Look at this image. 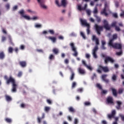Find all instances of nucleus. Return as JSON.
<instances>
[{
    "label": "nucleus",
    "instance_id": "f257e3e1",
    "mask_svg": "<svg viewBox=\"0 0 124 124\" xmlns=\"http://www.w3.org/2000/svg\"><path fill=\"white\" fill-rule=\"evenodd\" d=\"M103 23L104 24L103 26H99L97 24H95L94 25V28L97 31V34H100V32L103 31V28H105L107 31H110L111 30V26H110L109 23H108L106 19H104Z\"/></svg>",
    "mask_w": 124,
    "mask_h": 124
},
{
    "label": "nucleus",
    "instance_id": "f03ea898",
    "mask_svg": "<svg viewBox=\"0 0 124 124\" xmlns=\"http://www.w3.org/2000/svg\"><path fill=\"white\" fill-rule=\"evenodd\" d=\"M4 79L6 80V84H7V85H9L10 83H12L11 91L12 93H16L17 92V84H16L15 79L12 77V76H10L9 78L7 76H4Z\"/></svg>",
    "mask_w": 124,
    "mask_h": 124
},
{
    "label": "nucleus",
    "instance_id": "7ed1b4c3",
    "mask_svg": "<svg viewBox=\"0 0 124 124\" xmlns=\"http://www.w3.org/2000/svg\"><path fill=\"white\" fill-rule=\"evenodd\" d=\"M92 40L93 41H95L96 46H94L93 50V56L94 59H97V55H96V52L98 50V46L97 45H99V40L98 38H96L95 35H93V36Z\"/></svg>",
    "mask_w": 124,
    "mask_h": 124
},
{
    "label": "nucleus",
    "instance_id": "20e7f679",
    "mask_svg": "<svg viewBox=\"0 0 124 124\" xmlns=\"http://www.w3.org/2000/svg\"><path fill=\"white\" fill-rule=\"evenodd\" d=\"M105 72V73H107V72H109L110 71V70H109V68L108 66H103L101 65H99L98 69L96 70V72L98 73L101 74L102 73V71Z\"/></svg>",
    "mask_w": 124,
    "mask_h": 124
},
{
    "label": "nucleus",
    "instance_id": "39448f33",
    "mask_svg": "<svg viewBox=\"0 0 124 124\" xmlns=\"http://www.w3.org/2000/svg\"><path fill=\"white\" fill-rule=\"evenodd\" d=\"M102 58H105V63L106 64H107L108 62H110L111 63H114L115 62V60H113V59L109 56L106 57V55L104 54H102Z\"/></svg>",
    "mask_w": 124,
    "mask_h": 124
},
{
    "label": "nucleus",
    "instance_id": "423d86ee",
    "mask_svg": "<svg viewBox=\"0 0 124 124\" xmlns=\"http://www.w3.org/2000/svg\"><path fill=\"white\" fill-rule=\"evenodd\" d=\"M109 11V5L107 4V3H105V7L103 11H101V14L102 15H105L106 17L108 16V14L107 13L106 11Z\"/></svg>",
    "mask_w": 124,
    "mask_h": 124
},
{
    "label": "nucleus",
    "instance_id": "0eeeda50",
    "mask_svg": "<svg viewBox=\"0 0 124 124\" xmlns=\"http://www.w3.org/2000/svg\"><path fill=\"white\" fill-rule=\"evenodd\" d=\"M70 46L72 48V51L74 52V53L73 54V56L74 57H77V56H78V52H77V49L75 47V46H74V43H71L70 44Z\"/></svg>",
    "mask_w": 124,
    "mask_h": 124
},
{
    "label": "nucleus",
    "instance_id": "6e6552de",
    "mask_svg": "<svg viewBox=\"0 0 124 124\" xmlns=\"http://www.w3.org/2000/svg\"><path fill=\"white\" fill-rule=\"evenodd\" d=\"M106 102L107 104H110L111 105H114V99L113 97L108 96L107 97Z\"/></svg>",
    "mask_w": 124,
    "mask_h": 124
},
{
    "label": "nucleus",
    "instance_id": "1a4fd4ad",
    "mask_svg": "<svg viewBox=\"0 0 124 124\" xmlns=\"http://www.w3.org/2000/svg\"><path fill=\"white\" fill-rule=\"evenodd\" d=\"M116 115V110H113L111 112V114H108L107 115V117L109 120H112V119H114L115 118V115Z\"/></svg>",
    "mask_w": 124,
    "mask_h": 124
},
{
    "label": "nucleus",
    "instance_id": "9d476101",
    "mask_svg": "<svg viewBox=\"0 0 124 124\" xmlns=\"http://www.w3.org/2000/svg\"><path fill=\"white\" fill-rule=\"evenodd\" d=\"M24 12H25L23 10H21L19 12V13H20L22 17H23V18H25V19H26V20H31V18L29 16L24 15Z\"/></svg>",
    "mask_w": 124,
    "mask_h": 124
},
{
    "label": "nucleus",
    "instance_id": "9b49d317",
    "mask_svg": "<svg viewBox=\"0 0 124 124\" xmlns=\"http://www.w3.org/2000/svg\"><path fill=\"white\" fill-rule=\"evenodd\" d=\"M112 48L114 49H117L118 50H122V44L119 43H114Z\"/></svg>",
    "mask_w": 124,
    "mask_h": 124
},
{
    "label": "nucleus",
    "instance_id": "f8f14e48",
    "mask_svg": "<svg viewBox=\"0 0 124 124\" xmlns=\"http://www.w3.org/2000/svg\"><path fill=\"white\" fill-rule=\"evenodd\" d=\"M38 2L40 4L41 7L43 8L44 9H46L47 8V6L44 4V2H45V1L44 0H37Z\"/></svg>",
    "mask_w": 124,
    "mask_h": 124
},
{
    "label": "nucleus",
    "instance_id": "ddd939ff",
    "mask_svg": "<svg viewBox=\"0 0 124 124\" xmlns=\"http://www.w3.org/2000/svg\"><path fill=\"white\" fill-rule=\"evenodd\" d=\"M107 76H108V75L104 74L102 75L101 78L104 82H105V83L108 84V83H109V79L106 78V77H107Z\"/></svg>",
    "mask_w": 124,
    "mask_h": 124
},
{
    "label": "nucleus",
    "instance_id": "4468645a",
    "mask_svg": "<svg viewBox=\"0 0 124 124\" xmlns=\"http://www.w3.org/2000/svg\"><path fill=\"white\" fill-rule=\"evenodd\" d=\"M80 21L82 26H85V27H88L90 26V24L87 23V21L86 20H84L82 18H80Z\"/></svg>",
    "mask_w": 124,
    "mask_h": 124
},
{
    "label": "nucleus",
    "instance_id": "2eb2a0df",
    "mask_svg": "<svg viewBox=\"0 0 124 124\" xmlns=\"http://www.w3.org/2000/svg\"><path fill=\"white\" fill-rule=\"evenodd\" d=\"M19 64L21 67H26L27 66V62L26 61H19Z\"/></svg>",
    "mask_w": 124,
    "mask_h": 124
},
{
    "label": "nucleus",
    "instance_id": "dca6fc26",
    "mask_svg": "<svg viewBox=\"0 0 124 124\" xmlns=\"http://www.w3.org/2000/svg\"><path fill=\"white\" fill-rule=\"evenodd\" d=\"M48 39L52 41L53 43H55V42H56V41H57V38L53 36H48Z\"/></svg>",
    "mask_w": 124,
    "mask_h": 124
},
{
    "label": "nucleus",
    "instance_id": "f3484780",
    "mask_svg": "<svg viewBox=\"0 0 124 124\" xmlns=\"http://www.w3.org/2000/svg\"><path fill=\"white\" fill-rule=\"evenodd\" d=\"M5 99L7 101H8V102H10V101H11L12 100V98H11V97L7 94H6L5 95Z\"/></svg>",
    "mask_w": 124,
    "mask_h": 124
},
{
    "label": "nucleus",
    "instance_id": "a211bd4d",
    "mask_svg": "<svg viewBox=\"0 0 124 124\" xmlns=\"http://www.w3.org/2000/svg\"><path fill=\"white\" fill-rule=\"evenodd\" d=\"M4 58H5V54H4V52H0V60H3Z\"/></svg>",
    "mask_w": 124,
    "mask_h": 124
},
{
    "label": "nucleus",
    "instance_id": "6ab92c4d",
    "mask_svg": "<svg viewBox=\"0 0 124 124\" xmlns=\"http://www.w3.org/2000/svg\"><path fill=\"white\" fill-rule=\"evenodd\" d=\"M111 90L114 96H117L118 93H117V90L114 89L113 88H111Z\"/></svg>",
    "mask_w": 124,
    "mask_h": 124
},
{
    "label": "nucleus",
    "instance_id": "aec40b11",
    "mask_svg": "<svg viewBox=\"0 0 124 124\" xmlns=\"http://www.w3.org/2000/svg\"><path fill=\"white\" fill-rule=\"evenodd\" d=\"M116 103L117 104V106L116 107V108L118 110H120V109H121V106L122 105V102L119 101H117L116 102Z\"/></svg>",
    "mask_w": 124,
    "mask_h": 124
},
{
    "label": "nucleus",
    "instance_id": "412c9836",
    "mask_svg": "<svg viewBox=\"0 0 124 124\" xmlns=\"http://www.w3.org/2000/svg\"><path fill=\"white\" fill-rule=\"evenodd\" d=\"M71 75L70 76V79L71 80V81H73V80H74L75 74L74 73V72H73L72 70L71 71Z\"/></svg>",
    "mask_w": 124,
    "mask_h": 124
},
{
    "label": "nucleus",
    "instance_id": "4be33fe9",
    "mask_svg": "<svg viewBox=\"0 0 124 124\" xmlns=\"http://www.w3.org/2000/svg\"><path fill=\"white\" fill-rule=\"evenodd\" d=\"M78 71L80 74L84 75L85 74V70L82 69L81 68H78Z\"/></svg>",
    "mask_w": 124,
    "mask_h": 124
},
{
    "label": "nucleus",
    "instance_id": "5701e85b",
    "mask_svg": "<svg viewBox=\"0 0 124 124\" xmlns=\"http://www.w3.org/2000/svg\"><path fill=\"white\" fill-rule=\"evenodd\" d=\"M113 42H114V40L112 39H110L108 42V46H110L113 47L114 46V44H113Z\"/></svg>",
    "mask_w": 124,
    "mask_h": 124
},
{
    "label": "nucleus",
    "instance_id": "b1692460",
    "mask_svg": "<svg viewBox=\"0 0 124 124\" xmlns=\"http://www.w3.org/2000/svg\"><path fill=\"white\" fill-rule=\"evenodd\" d=\"M52 52L55 55H58V54H59V49L57 48H54L53 49Z\"/></svg>",
    "mask_w": 124,
    "mask_h": 124
},
{
    "label": "nucleus",
    "instance_id": "393cba45",
    "mask_svg": "<svg viewBox=\"0 0 124 124\" xmlns=\"http://www.w3.org/2000/svg\"><path fill=\"white\" fill-rule=\"evenodd\" d=\"M8 39H9V42L10 44H11V45H13V42H12V38H11V36L9 35L8 36Z\"/></svg>",
    "mask_w": 124,
    "mask_h": 124
},
{
    "label": "nucleus",
    "instance_id": "a878e982",
    "mask_svg": "<svg viewBox=\"0 0 124 124\" xmlns=\"http://www.w3.org/2000/svg\"><path fill=\"white\" fill-rule=\"evenodd\" d=\"M94 17H95L96 20L98 23H100V22H101V19L96 15H94Z\"/></svg>",
    "mask_w": 124,
    "mask_h": 124
},
{
    "label": "nucleus",
    "instance_id": "bb28decb",
    "mask_svg": "<svg viewBox=\"0 0 124 124\" xmlns=\"http://www.w3.org/2000/svg\"><path fill=\"white\" fill-rule=\"evenodd\" d=\"M5 121L8 124H11V123L12 122V120H11V119L8 118H6L5 119Z\"/></svg>",
    "mask_w": 124,
    "mask_h": 124
},
{
    "label": "nucleus",
    "instance_id": "cd10ccee",
    "mask_svg": "<svg viewBox=\"0 0 124 124\" xmlns=\"http://www.w3.org/2000/svg\"><path fill=\"white\" fill-rule=\"evenodd\" d=\"M8 52L10 54H12V53H13V48L11 46L9 47L8 49Z\"/></svg>",
    "mask_w": 124,
    "mask_h": 124
},
{
    "label": "nucleus",
    "instance_id": "c85d7f7f",
    "mask_svg": "<svg viewBox=\"0 0 124 124\" xmlns=\"http://www.w3.org/2000/svg\"><path fill=\"white\" fill-rule=\"evenodd\" d=\"M61 3L62 6H65L66 5V0H62Z\"/></svg>",
    "mask_w": 124,
    "mask_h": 124
},
{
    "label": "nucleus",
    "instance_id": "c756f323",
    "mask_svg": "<svg viewBox=\"0 0 124 124\" xmlns=\"http://www.w3.org/2000/svg\"><path fill=\"white\" fill-rule=\"evenodd\" d=\"M116 55H117V56H122V55H123V50L120 49L119 52H117L116 53Z\"/></svg>",
    "mask_w": 124,
    "mask_h": 124
},
{
    "label": "nucleus",
    "instance_id": "7c9ffc66",
    "mask_svg": "<svg viewBox=\"0 0 124 124\" xmlns=\"http://www.w3.org/2000/svg\"><path fill=\"white\" fill-rule=\"evenodd\" d=\"M68 110H69V112H71L72 113H74V112H75V110L72 107L69 108Z\"/></svg>",
    "mask_w": 124,
    "mask_h": 124
},
{
    "label": "nucleus",
    "instance_id": "2f4dec72",
    "mask_svg": "<svg viewBox=\"0 0 124 124\" xmlns=\"http://www.w3.org/2000/svg\"><path fill=\"white\" fill-rule=\"evenodd\" d=\"M112 81H116L117 80V75H116L114 74L112 75Z\"/></svg>",
    "mask_w": 124,
    "mask_h": 124
},
{
    "label": "nucleus",
    "instance_id": "473e14b6",
    "mask_svg": "<svg viewBox=\"0 0 124 124\" xmlns=\"http://www.w3.org/2000/svg\"><path fill=\"white\" fill-rule=\"evenodd\" d=\"M124 93V88H120L118 90L119 94H122Z\"/></svg>",
    "mask_w": 124,
    "mask_h": 124
},
{
    "label": "nucleus",
    "instance_id": "72a5a7b5",
    "mask_svg": "<svg viewBox=\"0 0 124 124\" xmlns=\"http://www.w3.org/2000/svg\"><path fill=\"white\" fill-rule=\"evenodd\" d=\"M118 38V34H114L112 36V38L111 39H113L114 40V39H117Z\"/></svg>",
    "mask_w": 124,
    "mask_h": 124
},
{
    "label": "nucleus",
    "instance_id": "f704fd0d",
    "mask_svg": "<svg viewBox=\"0 0 124 124\" xmlns=\"http://www.w3.org/2000/svg\"><path fill=\"white\" fill-rule=\"evenodd\" d=\"M96 87L97 88H98V89H99V90H102V86H101V85L100 84L97 83Z\"/></svg>",
    "mask_w": 124,
    "mask_h": 124
},
{
    "label": "nucleus",
    "instance_id": "c9c22d12",
    "mask_svg": "<svg viewBox=\"0 0 124 124\" xmlns=\"http://www.w3.org/2000/svg\"><path fill=\"white\" fill-rule=\"evenodd\" d=\"M48 32H49V33H50V34H52V35L55 34V31H54V30H49L48 31Z\"/></svg>",
    "mask_w": 124,
    "mask_h": 124
},
{
    "label": "nucleus",
    "instance_id": "e433bc0d",
    "mask_svg": "<svg viewBox=\"0 0 124 124\" xmlns=\"http://www.w3.org/2000/svg\"><path fill=\"white\" fill-rule=\"evenodd\" d=\"M110 27H115V28H116V27H117V22H112L110 25Z\"/></svg>",
    "mask_w": 124,
    "mask_h": 124
},
{
    "label": "nucleus",
    "instance_id": "4c0bfd02",
    "mask_svg": "<svg viewBox=\"0 0 124 124\" xmlns=\"http://www.w3.org/2000/svg\"><path fill=\"white\" fill-rule=\"evenodd\" d=\"M45 112H49V111H50V107H45Z\"/></svg>",
    "mask_w": 124,
    "mask_h": 124
},
{
    "label": "nucleus",
    "instance_id": "58836bf2",
    "mask_svg": "<svg viewBox=\"0 0 124 124\" xmlns=\"http://www.w3.org/2000/svg\"><path fill=\"white\" fill-rule=\"evenodd\" d=\"M55 59V56L53 54H51L49 57V59L51 61V60H54Z\"/></svg>",
    "mask_w": 124,
    "mask_h": 124
},
{
    "label": "nucleus",
    "instance_id": "ea45409f",
    "mask_svg": "<svg viewBox=\"0 0 124 124\" xmlns=\"http://www.w3.org/2000/svg\"><path fill=\"white\" fill-rule=\"evenodd\" d=\"M87 34H90V32H91V30H90V25L88 26H87Z\"/></svg>",
    "mask_w": 124,
    "mask_h": 124
},
{
    "label": "nucleus",
    "instance_id": "a19ab883",
    "mask_svg": "<svg viewBox=\"0 0 124 124\" xmlns=\"http://www.w3.org/2000/svg\"><path fill=\"white\" fill-rule=\"evenodd\" d=\"M86 12L88 16H91V10H86Z\"/></svg>",
    "mask_w": 124,
    "mask_h": 124
},
{
    "label": "nucleus",
    "instance_id": "79ce46f5",
    "mask_svg": "<svg viewBox=\"0 0 124 124\" xmlns=\"http://www.w3.org/2000/svg\"><path fill=\"white\" fill-rule=\"evenodd\" d=\"M17 9H18V6L17 5H15L13 7V11H16V10H17Z\"/></svg>",
    "mask_w": 124,
    "mask_h": 124
},
{
    "label": "nucleus",
    "instance_id": "37998d69",
    "mask_svg": "<svg viewBox=\"0 0 124 124\" xmlns=\"http://www.w3.org/2000/svg\"><path fill=\"white\" fill-rule=\"evenodd\" d=\"M1 30H2V32H3V33H4V34H7V31H6V30H5V29L2 28Z\"/></svg>",
    "mask_w": 124,
    "mask_h": 124
},
{
    "label": "nucleus",
    "instance_id": "c03bdc74",
    "mask_svg": "<svg viewBox=\"0 0 124 124\" xmlns=\"http://www.w3.org/2000/svg\"><path fill=\"white\" fill-rule=\"evenodd\" d=\"M80 35L83 37L84 39H86V36L85 35V34L83 32H80Z\"/></svg>",
    "mask_w": 124,
    "mask_h": 124
},
{
    "label": "nucleus",
    "instance_id": "a18cd8bd",
    "mask_svg": "<svg viewBox=\"0 0 124 124\" xmlns=\"http://www.w3.org/2000/svg\"><path fill=\"white\" fill-rule=\"evenodd\" d=\"M98 12V11L97 10V8L96 7L94 8L93 13H94V14H97Z\"/></svg>",
    "mask_w": 124,
    "mask_h": 124
},
{
    "label": "nucleus",
    "instance_id": "49530a36",
    "mask_svg": "<svg viewBox=\"0 0 124 124\" xmlns=\"http://www.w3.org/2000/svg\"><path fill=\"white\" fill-rule=\"evenodd\" d=\"M5 40H6V37H5V36H2V39H1V42H4V41H5Z\"/></svg>",
    "mask_w": 124,
    "mask_h": 124
},
{
    "label": "nucleus",
    "instance_id": "de8ad7c7",
    "mask_svg": "<svg viewBox=\"0 0 124 124\" xmlns=\"http://www.w3.org/2000/svg\"><path fill=\"white\" fill-rule=\"evenodd\" d=\"M115 31H121V29L118 26H116Z\"/></svg>",
    "mask_w": 124,
    "mask_h": 124
},
{
    "label": "nucleus",
    "instance_id": "09e8293b",
    "mask_svg": "<svg viewBox=\"0 0 124 124\" xmlns=\"http://www.w3.org/2000/svg\"><path fill=\"white\" fill-rule=\"evenodd\" d=\"M75 87H76V82H73V83L72 84V88L74 89V88H75Z\"/></svg>",
    "mask_w": 124,
    "mask_h": 124
},
{
    "label": "nucleus",
    "instance_id": "8fccbe9b",
    "mask_svg": "<svg viewBox=\"0 0 124 124\" xmlns=\"http://www.w3.org/2000/svg\"><path fill=\"white\" fill-rule=\"evenodd\" d=\"M14 50L16 52V54H18V52H19V48L18 47H15Z\"/></svg>",
    "mask_w": 124,
    "mask_h": 124
},
{
    "label": "nucleus",
    "instance_id": "3c124183",
    "mask_svg": "<svg viewBox=\"0 0 124 124\" xmlns=\"http://www.w3.org/2000/svg\"><path fill=\"white\" fill-rule=\"evenodd\" d=\"M5 7H6V9H10V5L9 4V3H7L5 5Z\"/></svg>",
    "mask_w": 124,
    "mask_h": 124
},
{
    "label": "nucleus",
    "instance_id": "603ef678",
    "mask_svg": "<svg viewBox=\"0 0 124 124\" xmlns=\"http://www.w3.org/2000/svg\"><path fill=\"white\" fill-rule=\"evenodd\" d=\"M77 92L78 93H82L83 92V88H78L77 89Z\"/></svg>",
    "mask_w": 124,
    "mask_h": 124
},
{
    "label": "nucleus",
    "instance_id": "864d4df0",
    "mask_svg": "<svg viewBox=\"0 0 124 124\" xmlns=\"http://www.w3.org/2000/svg\"><path fill=\"white\" fill-rule=\"evenodd\" d=\"M23 73H22V72H19L17 74V77H21Z\"/></svg>",
    "mask_w": 124,
    "mask_h": 124
},
{
    "label": "nucleus",
    "instance_id": "5fc2aeb1",
    "mask_svg": "<svg viewBox=\"0 0 124 124\" xmlns=\"http://www.w3.org/2000/svg\"><path fill=\"white\" fill-rule=\"evenodd\" d=\"M82 64H83V65H84V66L86 67L88 65L87 64V63H86V62H85V61H84V60L82 61Z\"/></svg>",
    "mask_w": 124,
    "mask_h": 124
},
{
    "label": "nucleus",
    "instance_id": "6e6d98bb",
    "mask_svg": "<svg viewBox=\"0 0 124 124\" xmlns=\"http://www.w3.org/2000/svg\"><path fill=\"white\" fill-rule=\"evenodd\" d=\"M84 104L86 106H89L91 105V103H90L89 102H85Z\"/></svg>",
    "mask_w": 124,
    "mask_h": 124
},
{
    "label": "nucleus",
    "instance_id": "4d7b16f0",
    "mask_svg": "<svg viewBox=\"0 0 124 124\" xmlns=\"http://www.w3.org/2000/svg\"><path fill=\"white\" fill-rule=\"evenodd\" d=\"M101 93L102 94H106V93H107V90H103Z\"/></svg>",
    "mask_w": 124,
    "mask_h": 124
},
{
    "label": "nucleus",
    "instance_id": "13d9d810",
    "mask_svg": "<svg viewBox=\"0 0 124 124\" xmlns=\"http://www.w3.org/2000/svg\"><path fill=\"white\" fill-rule=\"evenodd\" d=\"M86 67H87L88 69H89V70H91V71L92 70H93V68L91 66H89L87 65V66Z\"/></svg>",
    "mask_w": 124,
    "mask_h": 124
},
{
    "label": "nucleus",
    "instance_id": "bf43d9fd",
    "mask_svg": "<svg viewBox=\"0 0 124 124\" xmlns=\"http://www.w3.org/2000/svg\"><path fill=\"white\" fill-rule=\"evenodd\" d=\"M120 117L121 118L122 121L124 122V115L123 114H120Z\"/></svg>",
    "mask_w": 124,
    "mask_h": 124
},
{
    "label": "nucleus",
    "instance_id": "052dcab7",
    "mask_svg": "<svg viewBox=\"0 0 124 124\" xmlns=\"http://www.w3.org/2000/svg\"><path fill=\"white\" fill-rule=\"evenodd\" d=\"M35 28H41V24H37L35 25Z\"/></svg>",
    "mask_w": 124,
    "mask_h": 124
},
{
    "label": "nucleus",
    "instance_id": "680f3d73",
    "mask_svg": "<svg viewBox=\"0 0 124 124\" xmlns=\"http://www.w3.org/2000/svg\"><path fill=\"white\" fill-rule=\"evenodd\" d=\"M55 3L58 5V6H61V4H60V3L59 2V1L58 0H55Z\"/></svg>",
    "mask_w": 124,
    "mask_h": 124
},
{
    "label": "nucleus",
    "instance_id": "e2e57ef3",
    "mask_svg": "<svg viewBox=\"0 0 124 124\" xmlns=\"http://www.w3.org/2000/svg\"><path fill=\"white\" fill-rule=\"evenodd\" d=\"M78 8L79 10V11H82V10H83V8H82L81 5H78Z\"/></svg>",
    "mask_w": 124,
    "mask_h": 124
},
{
    "label": "nucleus",
    "instance_id": "0e129e2a",
    "mask_svg": "<svg viewBox=\"0 0 124 124\" xmlns=\"http://www.w3.org/2000/svg\"><path fill=\"white\" fill-rule=\"evenodd\" d=\"M46 102L48 104H52V101L50 99H47Z\"/></svg>",
    "mask_w": 124,
    "mask_h": 124
},
{
    "label": "nucleus",
    "instance_id": "69168bd1",
    "mask_svg": "<svg viewBox=\"0 0 124 124\" xmlns=\"http://www.w3.org/2000/svg\"><path fill=\"white\" fill-rule=\"evenodd\" d=\"M78 124V119H77V118H75L74 120V124Z\"/></svg>",
    "mask_w": 124,
    "mask_h": 124
},
{
    "label": "nucleus",
    "instance_id": "338daca9",
    "mask_svg": "<svg viewBox=\"0 0 124 124\" xmlns=\"http://www.w3.org/2000/svg\"><path fill=\"white\" fill-rule=\"evenodd\" d=\"M116 7H119V2L118 1H115V3Z\"/></svg>",
    "mask_w": 124,
    "mask_h": 124
},
{
    "label": "nucleus",
    "instance_id": "774afa93",
    "mask_svg": "<svg viewBox=\"0 0 124 124\" xmlns=\"http://www.w3.org/2000/svg\"><path fill=\"white\" fill-rule=\"evenodd\" d=\"M121 17H124V11H122V12L120 14Z\"/></svg>",
    "mask_w": 124,
    "mask_h": 124
}]
</instances>
